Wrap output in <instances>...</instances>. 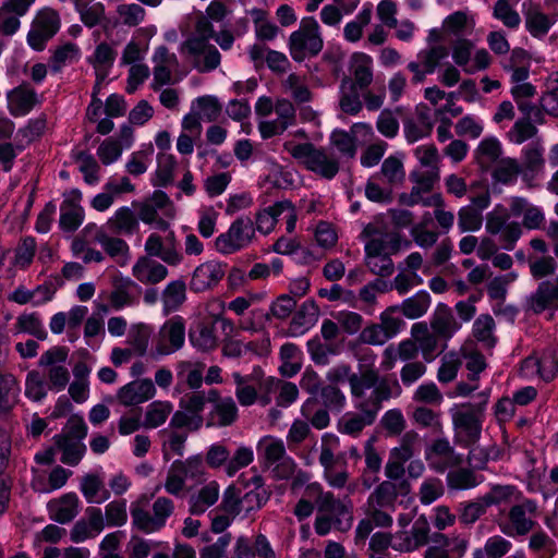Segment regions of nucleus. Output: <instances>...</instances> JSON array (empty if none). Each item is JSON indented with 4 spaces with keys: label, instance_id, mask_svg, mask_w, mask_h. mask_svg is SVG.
<instances>
[{
    "label": "nucleus",
    "instance_id": "obj_1",
    "mask_svg": "<svg viewBox=\"0 0 558 558\" xmlns=\"http://www.w3.org/2000/svg\"><path fill=\"white\" fill-rule=\"evenodd\" d=\"M337 380L348 378L354 399L355 408L362 412L360 414L349 413L340 421V432L348 435L359 434L365 426L371 425L379 410V403L390 397L401 395V387L398 381L391 384V389H387L388 383H377L375 373H367L361 377L350 374L348 366L333 368L330 373Z\"/></svg>",
    "mask_w": 558,
    "mask_h": 558
},
{
    "label": "nucleus",
    "instance_id": "obj_2",
    "mask_svg": "<svg viewBox=\"0 0 558 558\" xmlns=\"http://www.w3.org/2000/svg\"><path fill=\"white\" fill-rule=\"evenodd\" d=\"M144 250L146 255L137 258L132 268L133 277L143 284H156L168 276L167 267L153 257H159L169 266H179L184 259L173 231H169L165 239L155 232L149 234Z\"/></svg>",
    "mask_w": 558,
    "mask_h": 558
},
{
    "label": "nucleus",
    "instance_id": "obj_3",
    "mask_svg": "<svg viewBox=\"0 0 558 558\" xmlns=\"http://www.w3.org/2000/svg\"><path fill=\"white\" fill-rule=\"evenodd\" d=\"M214 26L207 21H196L194 32L181 45V52L192 58L194 65L202 72L216 69L220 64V53L210 44Z\"/></svg>",
    "mask_w": 558,
    "mask_h": 558
},
{
    "label": "nucleus",
    "instance_id": "obj_4",
    "mask_svg": "<svg viewBox=\"0 0 558 558\" xmlns=\"http://www.w3.org/2000/svg\"><path fill=\"white\" fill-rule=\"evenodd\" d=\"M409 243L402 241L397 233L375 234L365 244L366 265L376 275L388 276L393 270V263L390 255L399 252Z\"/></svg>",
    "mask_w": 558,
    "mask_h": 558
},
{
    "label": "nucleus",
    "instance_id": "obj_5",
    "mask_svg": "<svg viewBox=\"0 0 558 558\" xmlns=\"http://www.w3.org/2000/svg\"><path fill=\"white\" fill-rule=\"evenodd\" d=\"M283 147L307 170L325 179H332L339 171V162L332 155L310 143L298 144L294 141H287Z\"/></svg>",
    "mask_w": 558,
    "mask_h": 558
},
{
    "label": "nucleus",
    "instance_id": "obj_6",
    "mask_svg": "<svg viewBox=\"0 0 558 558\" xmlns=\"http://www.w3.org/2000/svg\"><path fill=\"white\" fill-rule=\"evenodd\" d=\"M138 214V221L160 231H167L170 221L175 218V207L162 191H155L150 197L141 203H133Z\"/></svg>",
    "mask_w": 558,
    "mask_h": 558
},
{
    "label": "nucleus",
    "instance_id": "obj_7",
    "mask_svg": "<svg viewBox=\"0 0 558 558\" xmlns=\"http://www.w3.org/2000/svg\"><path fill=\"white\" fill-rule=\"evenodd\" d=\"M323 46L319 24L312 16L302 19L299 28L289 38L290 54L298 62L318 54Z\"/></svg>",
    "mask_w": 558,
    "mask_h": 558
},
{
    "label": "nucleus",
    "instance_id": "obj_8",
    "mask_svg": "<svg viewBox=\"0 0 558 558\" xmlns=\"http://www.w3.org/2000/svg\"><path fill=\"white\" fill-rule=\"evenodd\" d=\"M350 502L335 499L329 493L319 497V511L315 521V531L319 535H326L335 526L340 531H348L353 521Z\"/></svg>",
    "mask_w": 558,
    "mask_h": 558
},
{
    "label": "nucleus",
    "instance_id": "obj_9",
    "mask_svg": "<svg viewBox=\"0 0 558 558\" xmlns=\"http://www.w3.org/2000/svg\"><path fill=\"white\" fill-rule=\"evenodd\" d=\"M217 398L215 390L204 392L187 393L180 399L179 410L174 412L171 417V425L179 428H187L190 430H197L204 423L203 411L205 410L208 401H214Z\"/></svg>",
    "mask_w": 558,
    "mask_h": 558
},
{
    "label": "nucleus",
    "instance_id": "obj_10",
    "mask_svg": "<svg viewBox=\"0 0 558 558\" xmlns=\"http://www.w3.org/2000/svg\"><path fill=\"white\" fill-rule=\"evenodd\" d=\"M254 238L253 220L247 216H241L215 239V248L222 255H230L247 247Z\"/></svg>",
    "mask_w": 558,
    "mask_h": 558
},
{
    "label": "nucleus",
    "instance_id": "obj_11",
    "mask_svg": "<svg viewBox=\"0 0 558 558\" xmlns=\"http://www.w3.org/2000/svg\"><path fill=\"white\" fill-rule=\"evenodd\" d=\"M451 57L457 66L466 74L485 70L490 64V56L486 49L474 51V44L466 38H458L451 46Z\"/></svg>",
    "mask_w": 558,
    "mask_h": 558
},
{
    "label": "nucleus",
    "instance_id": "obj_12",
    "mask_svg": "<svg viewBox=\"0 0 558 558\" xmlns=\"http://www.w3.org/2000/svg\"><path fill=\"white\" fill-rule=\"evenodd\" d=\"M437 178V170L414 171L411 173V179L414 183L412 191L410 194H402L400 202L409 206L422 204L426 207H439L444 203V198L440 194L436 193L427 197L423 196V194L433 189Z\"/></svg>",
    "mask_w": 558,
    "mask_h": 558
},
{
    "label": "nucleus",
    "instance_id": "obj_13",
    "mask_svg": "<svg viewBox=\"0 0 558 558\" xmlns=\"http://www.w3.org/2000/svg\"><path fill=\"white\" fill-rule=\"evenodd\" d=\"M450 411L457 441L465 447L474 445L481 436L482 408L469 410L465 407L454 405Z\"/></svg>",
    "mask_w": 558,
    "mask_h": 558
},
{
    "label": "nucleus",
    "instance_id": "obj_14",
    "mask_svg": "<svg viewBox=\"0 0 558 558\" xmlns=\"http://www.w3.org/2000/svg\"><path fill=\"white\" fill-rule=\"evenodd\" d=\"M264 498L258 490L242 493L234 485L226 488L222 495L221 508L225 512L234 517H247L252 511L262 507Z\"/></svg>",
    "mask_w": 558,
    "mask_h": 558
},
{
    "label": "nucleus",
    "instance_id": "obj_15",
    "mask_svg": "<svg viewBox=\"0 0 558 558\" xmlns=\"http://www.w3.org/2000/svg\"><path fill=\"white\" fill-rule=\"evenodd\" d=\"M279 218L286 220V229L288 232L291 233L294 231L296 213L291 202L280 201L258 211L255 219V231L257 230L262 234H269L274 231Z\"/></svg>",
    "mask_w": 558,
    "mask_h": 558
},
{
    "label": "nucleus",
    "instance_id": "obj_16",
    "mask_svg": "<svg viewBox=\"0 0 558 558\" xmlns=\"http://www.w3.org/2000/svg\"><path fill=\"white\" fill-rule=\"evenodd\" d=\"M60 28V19L56 11L51 9L40 10L32 24L27 35L28 45L37 51L44 49L46 41L56 35Z\"/></svg>",
    "mask_w": 558,
    "mask_h": 558
},
{
    "label": "nucleus",
    "instance_id": "obj_17",
    "mask_svg": "<svg viewBox=\"0 0 558 558\" xmlns=\"http://www.w3.org/2000/svg\"><path fill=\"white\" fill-rule=\"evenodd\" d=\"M536 511V504L532 500H524L513 506L509 511V521L500 523V531L510 537L527 534L534 525L532 515Z\"/></svg>",
    "mask_w": 558,
    "mask_h": 558
},
{
    "label": "nucleus",
    "instance_id": "obj_18",
    "mask_svg": "<svg viewBox=\"0 0 558 558\" xmlns=\"http://www.w3.org/2000/svg\"><path fill=\"white\" fill-rule=\"evenodd\" d=\"M185 341V325L180 316L167 320L159 330L157 355H169L180 350Z\"/></svg>",
    "mask_w": 558,
    "mask_h": 558
},
{
    "label": "nucleus",
    "instance_id": "obj_19",
    "mask_svg": "<svg viewBox=\"0 0 558 558\" xmlns=\"http://www.w3.org/2000/svg\"><path fill=\"white\" fill-rule=\"evenodd\" d=\"M157 395V388L149 378H137L122 387L117 392V400L124 407H134L151 400Z\"/></svg>",
    "mask_w": 558,
    "mask_h": 558
},
{
    "label": "nucleus",
    "instance_id": "obj_20",
    "mask_svg": "<svg viewBox=\"0 0 558 558\" xmlns=\"http://www.w3.org/2000/svg\"><path fill=\"white\" fill-rule=\"evenodd\" d=\"M276 119H263L258 123V130L263 138L283 133L290 126L295 118L293 105L286 99H280L275 105Z\"/></svg>",
    "mask_w": 558,
    "mask_h": 558
},
{
    "label": "nucleus",
    "instance_id": "obj_21",
    "mask_svg": "<svg viewBox=\"0 0 558 558\" xmlns=\"http://www.w3.org/2000/svg\"><path fill=\"white\" fill-rule=\"evenodd\" d=\"M35 0H7L0 7V33L11 36L20 26V19L24 16Z\"/></svg>",
    "mask_w": 558,
    "mask_h": 558
},
{
    "label": "nucleus",
    "instance_id": "obj_22",
    "mask_svg": "<svg viewBox=\"0 0 558 558\" xmlns=\"http://www.w3.org/2000/svg\"><path fill=\"white\" fill-rule=\"evenodd\" d=\"M429 524L426 518H418L410 532L395 534L392 548L398 551L410 553L425 545L428 541Z\"/></svg>",
    "mask_w": 558,
    "mask_h": 558
},
{
    "label": "nucleus",
    "instance_id": "obj_23",
    "mask_svg": "<svg viewBox=\"0 0 558 558\" xmlns=\"http://www.w3.org/2000/svg\"><path fill=\"white\" fill-rule=\"evenodd\" d=\"M226 275V264L218 260H208L198 265L193 271L191 288L202 292L217 286Z\"/></svg>",
    "mask_w": 558,
    "mask_h": 558
},
{
    "label": "nucleus",
    "instance_id": "obj_24",
    "mask_svg": "<svg viewBox=\"0 0 558 558\" xmlns=\"http://www.w3.org/2000/svg\"><path fill=\"white\" fill-rule=\"evenodd\" d=\"M151 61L154 64L151 86L158 89L171 82L172 70L178 65V58L169 52L167 47L159 46L155 49Z\"/></svg>",
    "mask_w": 558,
    "mask_h": 558
},
{
    "label": "nucleus",
    "instance_id": "obj_25",
    "mask_svg": "<svg viewBox=\"0 0 558 558\" xmlns=\"http://www.w3.org/2000/svg\"><path fill=\"white\" fill-rule=\"evenodd\" d=\"M425 459L432 469L440 472L451 465L459 464L461 461L448 439L445 438L436 439L426 448Z\"/></svg>",
    "mask_w": 558,
    "mask_h": 558
},
{
    "label": "nucleus",
    "instance_id": "obj_26",
    "mask_svg": "<svg viewBox=\"0 0 558 558\" xmlns=\"http://www.w3.org/2000/svg\"><path fill=\"white\" fill-rule=\"evenodd\" d=\"M521 177L523 181L531 183L545 169L544 147L541 142L529 144L522 149Z\"/></svg>",
    "mask_w": 558,
    "mask_h": 558
},
{
    "label": "nucleus",
    "instance_id": "obj_27",
    "mask_svg": "<svg viewBox=\"0 0 558 558\" xmlns=\"http://www.w3.org/2000/svg\"><path fill=\"white\" fill-rule=\"evenodd\" d=\"M82 194L77 190L65 195L61 205L60 227L64 231L76 230L84 220V209L80 205Z\"/></svg>",
    "mask_w": 558,
    "mask_h": 558
},
{
    "label": "nucleus",
    "instance_id": "obj_28",
    "mask_svg": "<svg viewBox=\"0 0 558 558\" xmlns=\"http://www.w3.org/2000/svg\"><path fill=\"white\" fill-rule=\"evenodd\" d=\"M112 290L109 293L108 301L109 307L114 311H120L124 307L131 306L134 302L132 289L135 286L134 281L121 274H117L111 279Z\"/></svg>",
    "mask_w": 558,
    "mask_h": 558
},
{
    "label": "nucleus",
    "instance_id": "obj_29",
    "mask_svg": "<svg viewBox=\"0 0 558 558\" xmlns=\"http://www.w3.org/2000/svg\"><path fill=\"white\" fill-rule=\"evenodd\" d=\"M49 515L53 521L68 523L80 512V499L75 493H68L48 504Z\"/></svg>",
    "mask_w": 558,
    "mask_h": 558
},
{
    "label": "nucleus",
    "instance_id": "obj_30",
    "mask_svg": "<svg viewBox=\"0 0 558 558\" xmlns=\"http://www.w3.org/2000/svg\"><path fill=\"white\" fill-rule=\"evenodd\" d=\"M349 70L353 77L352 83L360 89L368 87L374 77V63L371 56L365 52H354L350 57Z\"/></svg>",
    "mask_w": 558,
    "mask_h": 558
},
{
    "label": "nucleus",
    "instance_id": "obj_31",
    "mask_svg": "<svg viewBox=\"0 0 558 558\" xmlns=\"http://www.w3.org/2000/svg\"><path fill=\"white\" fill-rule=\"evenodd\" d=\"M352 135L341 130L331 133V144L343 155L352 157L355 154L354 137L371 136L372 126L366 123H356L352 126Z\"/></svg>",
    "mask_w": 558,
    "mask_h": 558
},
{
    "label": "nucleus",
    "instance_id": "obj_32",
    "mask_svg": "<svg viewBox=\"0 0 558 558\" xmlns=\"http://www.w3.org/2000/svg\"><path fill=\"white\" fill-rule=\"evenodd\" d=\"M510 210L514 216H523V226L530 230L541 228L545 221L543 209L524 197H512Z\"/></svg>",
    "mask_w": 558,
    "mask_h": 558
},
{
    "label": "nucleus",
    "instance_id": "obj_33",
    "mask_svg": "<svg viewBox=\"0 0 558 558\" xmlns=\"http://www.w3.org/2000/svg\"><path fill=\"white\" fill-rule=\"evenodd\" d=\"M9 111L16 117L27 114L38 102L36 93L26 85H21L7 94Z\"/></svg>",
    "mask_w": 558,
    "mask_h": 558
},
{
    "label": "nucleus",
    "instance_id": "obj_34",
    "mask_svg": "<svg viewBox=\"0 0 558 558\" xmlns=\"http://www.w3.org/2000/svg\"><path fill=\"white\" fill-rule=\"evenodd\" d=\"M107 226L117 234L132 235L138 231L140 221L131 207L121 206L108 219Z\"/></svg>",
    "mask_w": 558,
    "mask_h": 558
},
{
    "label": "nucleus",
    "instance_id": "obj_35",
    "mask_svg": "<svg viewBox=\"0 0 558 558\" xmlns=\"http://www.w3.org/2000/svg\"><path fill=\"white\" fill-rule=\"evenodd\" d=\"M474 27V16L468 11H456L442 21L444 34L459 38L471 35Z\"/></svg>",
    "mask_w": 558,
    "mask_h": 558
},
{
    "label": "nucleus",
    "instance_id": "obj_36",
    "mask_svg": "<svg viewBox=\"0 0 558 558\" xmlns=\"http://www.w3.org/2000/svg\"><path fill=\"white\" fill-rule=\"evenodd\" d=\"M220 495V486L216 481H211L199 488L190 497V511L193 514H202L208 508L214 506Z\"/></svg>",
    "mask_w": 558,
    "mask_h": 558
},
{
    "label": "nucleus",
    "instance_id": "obj_37",
    "mask_svg": "<svg viewBox=\"0 0 558 558\" xmlns=\"http://www.w3.org/2000/svg\"><path fill=\"white\" fill-rule=\"evenodd\" d=\"M96 241L120 266L124 267L128 265L131 254L130 246L124 240L99 233L96 236Z\"/></svg>",
    "mask_w": 558,
    "mask_h": 558
},
{
    "label": "nucleus",
    "instance_id": "obj_38",
    "mask_svg": "<svg viewBox=\"0 0 558 558\" xmlns=\"http://www.w3.org/2000/svg\"><path fill=\"white\" fill-rule=\"evenodd\" d=\"M215 401L207 426H228L232 424L238 417V408L234 400L229 397Z\"/></svg>",
    "mask_w": 558,
    "mask_h": 558
},
{
    "label": "nucleus",
    "instance_id": "obj_39",
    "mask_svg": "<svg viewBox=\"0 0 558 558\" xmlns=\"http://www.w3.org/2000/svg\"><path fill=\"white\" fill-rule=\"evenodd\" d=\"M80 489L89 504H102L110 498L102 478L96 474H86L81 481Z\"/></svg>",
    "mask_w": 558,
    "mask_h": 558
},
{
    "label": "nucleus",
    "instance_id": "obj_40",
    "mask_svg": "<svg viewBox=\"0 0 558 558\" xmlns=\"http://www.w3.org/2000/svg\"><path fill=\"white\" fill-rule=\"evenodd\" d=\"M256 450L268 466L287 456L282 439L269 435L259 439Z\"/></svg>",
    "mask_w": 558,
    "mask_h": 558
},
{
    "label": "nucleus",
    "instance_id": "obj_41",
    "mask_svg": "<svg viewBox=\"0 0 558 558\" xmlns=\"http://www.w3.org/2000/svg\"><path fill=\"white\" fill-rule=\"evenodd\" d=\"M477 162L482 167H489L502 155V144L494 135L484 137L474 151Z\"/></svg>",
    "mask_w": 558,
    "mask_h": 558
},
{
    "label": "nucleus",
    "instance_id": "obj_42",
    "mask_svg": "<svg viewBox=\"0 0 558 558\" xmlns=\"http://www.w3.org/2000/svg\"><path fill=\"white\" fill-rule=\"evenodd\" d=\"M56 446L62 452L61 461L76 465L85 454L86 446L83 440L71 439L68 436H56Z\"/></svg>",
    "mask_w": 558,
    "mask_h": 558
},
{
    "label": "nucleus",
    "instance_id": "obj_43",
    "mask_svg": "<svg viewBox=\"0 0 558 558\" xmlns=\"http://www.w3.org/2000/svg\"><path fill=\"white\" fill-rule=\"evenodd\" d=\"M319 310L314 302H304L291 322V330L294 336L303 335L318 320Z\"/></svg>",
    "mask_w": 558,
    "mask_h": 558
},
{
    "label": "nucleus",
    "instance_id": "obj_44",
    "mask_svg": "<svg viewBox=\"0 0 558 558\" xmlns=\"http://www.w3.org/2000/svg\"><path fill=\"white\" fill-rule=\"evenodd\" d=\"M432 327L439 336L450 338L460 329V324L456 320L447 305L439 304L436 308Z\"/></svg>",
    "mask_w": 558,
    "mask_h": 558
},
{
    "label": "nucleus",
    "instance_id": "obj_45",
    "mask_svg": "<svg viewBox=\"0 0 558 558\" xmlns=\"http://www.w3.org/2000/svg\"><path fill=\"white\" fill-rule=\"evenodd\" d=\"M281 365L279 367L282 376L293 377L302 366V351L294 343H284L280 349Z\"/></svg>",
    "mask_w": 558,
    "mask_h": 558
},
{
    "label": "nucleus",
    "instance_id": "obj_46",
    "mask_svg": "<svg viewBox=\"0 0 558 558\" xmlns=\"http://www.w3.org/2000/svg\"><path fill=\"white\" fill-rule=\"evenodd\" d=\"M411 336L422 351L424 359L430 361L437 347L436 337L429 331L424 323H415L411 328Z\"/></svg>",
    "mask_w": 558,
    "mask_h": 558
},
{
    "label": "nucleus",
    "instance_id": "obj_47",
    "mask_svg": "<svg viewBox=\"0 0 558 558\" xmlns=\"http://www.w3.org/2000/svg\"><path fill=\"white\" fill-rule=\"evenodd\" d=\"M173 411L170 401L156 400L149 403L145 411L143 425L145 428H157L166 423Z\"/></svg>",
    "mask_w": 558,
    "mask_h": 558
},
{
    "label": "nucleus",
    "instance_id": "obj_48",
    "mask_svg": "<svg viewBox=\"0 0 558 558\" xmlns=\"http://www.w3.org/2000/svg\"><path fill=\"white\" fill-rule=\"evenodd\" d=\"M204 366L191 361H181L175 366L177 378L180 383L186 384L192 389H198L204 380Z\"/></svg>",
    "mask_w": 558,
    "mask_h": 558
},
{
    "label": "nucleus",
    "instance_id": "obj_49",
    "mask_svg": "<svg viewBox=\"0 0 558 558\" xmlns=\"http://www.w3.org/2000/svg\"><path fill=\"white\" fill-rule=\"evenodd\" d=\"M356 84L350 78H343L340 85V107L350 114H356L362 109L361 95Z\"/></svg>",
    "mask_w": 558,
    "mask_h": 558
},
{
    "label": "nucleus",
    "instance_id": "obj_50",
    "mask_svg": "<svg viewBox=\"0 0 558 558\" xmlns=\"http://www.w3.org/2000/svg\"><path fill=\"white\" fill-rule=\"evenodd\" d=\"M154 146L151 143L144 144L141 148L132 153L125 163L126 171L132 175L145 173L151 162Z\"/></svg>",
    "mask_w": 558,
    "mask_h": 558
},
{
    "label": "nucleus",
    "instance_id": "obj_51",
    "mask_svg": "<svg viewBox=\"0 0 558 558\" xmlns=\"http://www.w3.org/2000/svg\"><path fill=\"white\" fill-rule=\"evenodd\" d=\"M429 305L430 296L422 290L404 300L399 308L407 318L416 319L428 311Z\"/></svg>",
    "mask_w": 558,
    "mask_h": 558
},
{
    "label": "nucleus",
    "instance_id": "obj_52",
    "mask_svg": "<svg viewBox=\"0 0 558 558\" xmlns=\"http://www.w3.org/2000/svg\"><path fill=\"white\" fill-rule=\"evenodd\" d=\"M20 387L11 374L0 375V411H9L17 401Z\"/></svg>",
    "mask_w": 558,
    "mask_h": 558
},
{
    "label": "nucleus",
    "instance_id": "obj_53",
    "mask_svg": "<svg viewBox=\"0 0 558 558\" xmlns=\"http://www.w3.org/2000/svg\"><path fill=\"white\" fill-rule=\"evenodd\" d=\"M44 376L38 371H31L25 379V396L34 402L43 401L49 390Z\"/></svg>",
    "mask_w": 558,
    "mask_h": 558
},
{
    "label": "nucleus",
    "instance_id": "obj_54",
    "mask_svg": "<svg viewBox=\"0 0 558 558\" xmlns=\"http://www.w3.org/2000/svg\"><path fill=\"white\" fill-rule=\"evenodd\" d=\"M116 14L117 23L134 27L144 21L146 11L137 3H121L117 5Z\"/></svg>",
    "mask_w": 558,
    "mask_h": 558
},
{
    "label": "nucleus",
    "instance_id": "obj_55",
    "mask_svg": "<svg viewBox=\"0 0 558 558\" xmlns=\"http://www.w3.org/2000/svg\"><path fill=\"white\" fill-rule=\"evenodd\" d=\"M190 341L198 350L207 351L217 345V338L209 325L197 324L190 330Z\"/></svg>",
    "mask_w": 558,
    "mask_h": 558
},
{
    "label": "nucleus",
    "instance_id": "obj_56",
    "mask_svg": "<svg viewBox=\"0 0 558 558\" xmlns=\"http://www.w3.org/2000/svg\"><path fill=\"white\" fill-rule=\"evenodd\" d=\"M186 287L181 280L171 281L162 293L166 312L175 311L185 301Z\"/></svg>",
    "mask_w": 558,
    "mask_h": 558
},
{
    "label": "nucleus",
    "instance_id": "obj_57",
    "mask_svg": "<svg viewBox=\"0 0 558 558\" xmlns=\"http://www.w3.org/2000/svg\"><path fill=\"white\" fill-rule=\"evenodd\" d=\"M268 390H278L277 405L288 408L296 401L299 397L298 387L292 383H284L279 379L270 378L267 381Z\"/></svg>",
    "mask_w": 558,
    "mask_h": 558
},
{
    "label": "nucleus",
    "instance_id": "obj_58",
    "mask_svg": "<svg viewBox=\"0 0 558 558\" xmlns=\"http://www.w3.org/2000/svg\"><path fill=\"white\" fill-rule=\"evenodd\" d=\"M372 20V10L364 8L353 21L348 22L343 28V36L347 41L356 43L362 38L363 28Z\"/></svg>",
    "mask_w": 558,
    "mask_h": 558
},
{
    "label": "nucleus",
    "instance_id": "obj_59",
    "mask_svg": "<svg viewBox=\"0 0 558 558\" xmlns=\"http://www.w3.org/2000/svg\"><path fill=\"white\" fill-rule=\"evenodd\" d=\"M483 216L472 206H463L458 211V228L461 233L476 232L482 228Z\"/></svg>",
    "mask_w": 558,
    "mask_h": 558
},
{
    "label": "nucleus",
    "instance_id": "obj_60",
    "mask_svg": "<svg viewBox=\"0 0 558 558\" xmlns=\"http://www.w3.org/2000/svg\"><path fill=\"white\" fill-rule=\"evenodd\" d=\"M454 130L459 136L475 140L482 135L484 122L475 114H465L457 121Z\"/></svg>",
    "mask_w": 558,
    "mask_h": 558
},
{
    "label": "nucleus",
    "instance_id": "obj_61",
    "mask_svg": "<svg viewBox=\"0 0 558 558\" xmlns=\"http://www.w3.org/2000/svg\"><path fill=\"white\" fill-rule=\"evenodd\" d=\"M537 134L536 126L529 119H519L507 133L510 143L521 145Z\"/></svg>",
    "mask_w": 558,
    "mask_h": 558
},
{
    "label": "nucleus",
    "instance_id": "obj_62",
    "mask_svg": "<svg viewBox=\"0 0 558 558\" xmlns=\"http://www.w3.org/2000/svg\"><path fill=\"white\" fill-rule=\"evenodd\" d=\"M15 329L17 332L29 333L40 340H44L47 337L43 322L35 314L21 315L16 320Z\"/></svg>",
    "mask_w": 558,
    "mask_h": 558
},
{
    "label": "nucleus",
    "instance_id": "obj_63",
    "mask_svg": "<svg viewBox=\"0 0 558 558\" xmlns=\"http://www.w3.org/2000/svg\"><path fill=\"white\" fill-rule=\"evenodd\" d=\"M194 111L201 119L214 121L220 112V106L217 99L213 96H202L196 98L191 105Z\"/></svg>",
    "mask_w": 558,
    "mask_h": 558
},
{
    "label": "nucleus",
    "instance_id": "obj_64",
    "mask_svg": "<svg viewBox=\"0 0 558 558\" xmlns=\"http://www.w3.org/2000/svg\"><path fill=\"white\" fill-rule=\"evenodd\" d=\"M521 166L514 158H502L500 159L495 172L494 178L504 184L515 182L517 178L521 175Z\"/></svg>",
    "mask_w": 558,
    "mask_h": 558
}]
</instances>
